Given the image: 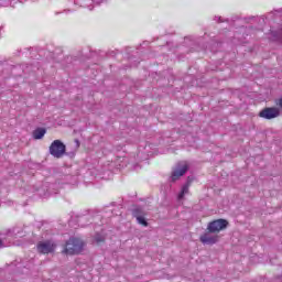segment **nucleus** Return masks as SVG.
Wrapping results in <instances>:
<instances>
[{"mask_svg":"<svg viewBox=\"0 0 282 282\" xmlns=\"http://www.w3.org/2000/svg\"><path fill=\"white\" fill-rule=\"evenodd\" d=\"M272 36V41H274L275 43H282V29L279 31H273L271 33Z\"/></svg>","mask_w":282,"mask_h":282,"instance_id":"nucleus-11","label":"nucleus"},{"mask_svg":"<svg viewBox=\"0 0 282 282\" xmlns=\"http://www.w3.org/2000/svg\"><path fill=\"white\" fill-rule=\"evenodd\" d=\"M191 187V177L187 178L185 185H183L181 193L178 194V199H184V195H188V188Z\"/></svg>","mask_w":282,"mask_h":282,"instance_id":"nucleus-9","label":"nucleus"},{"mask_svg":"<svg viewBox=\"0 0 282 282\" xmlns=\"http://www.w3.org/2000/svg\"><path fill=\"white\" fill-rule=\"evenodd\" d=\"M45 133H47L45 128H37L33 131V138L34 140H43V138H45Z\"/></svg>","mask_w":282,"mask_h":282,"instance_id":"nucleus-8","label":"nucleus"},{"mask_svg":"<svg viewBox=\"0 0 282 282\" xmlns=\"http://www.w3.org/2000/svg\"><path fill=\"white\" fill-rule=\"evenodd\" d=\"M50 153L53 155V158H56L57 160H61L63 155H65L67 151V147L63 141L61 140H54L48 149Z\"/></svg>","mask_w":282,"mask_h":282,"instance_id":"nucleus-2","label":"nucleus"},{"mask_svg":"<svg viewBox=\"0 0 282 282\" xmlns=\"http://www.w3.org/2000/svg\"><path fill=\"white\" fill-rule=\"evenodd\" d=\"M226 228H228V220L221 218L210 221L207 225V230L216 235H218V232H221V230H226Z\"/></svg>","mask_w":282,"mask_h":282,"instance_id":"nucleus-4","label":"nucleus"},{"mask_svg":"<svg viewBox=\"0 0 282 282\" xmlns=\"http://www.w3.org/2000/svg\"><path fill=\"white\" fill-rule=\"evenodd\" d=\"M200 243L207 245V246H215L217 241H219V236L215 235V232H210L207 230V232L203 234L199 237Z\"/></svg>","mask_w":282,"mask_h":282,"instance_id":"nucleus-7","label":"nucleus"},{"mask_svg":"<svg viewBox=\"0 0 282 282\" xmlns=\"http://www.w3.org/2000/svg\"><path fill=\"white\" fill-rule=\"evenodd\" d=\"M75 142L77 143V145L79 147L80 145V142H78V140L76 139Z\"/></svg>","mask_w":282,"mask_h":282,"instance_id":"nucleus-16","label":"nucleus"},{"mask_svg":"<svg viewBox=\"0 0 282 282\" xmlns=\"http://www.w3.org/2000/svg\"><path fill=\"white\" fill-rule=\"evenodd\" d=\"M84 248H85V241H83V239L69 238V240L66 241L63 253L64 254H80V252H83Z\"/></svg>","mask_w":282,"mask_h":282,"instance_id":"nucleus-1","label":"nucleus"},{"mask_svg":"<svg viewBox=\"0 0 282 282\" xmlns=\"http://www.w3.org/2000/svg\"><path fill=\"white\" fill-rule=\"evenodd\" d=\"M276 106L282 109V97L276 100Z\"/></svg>","mask_w":282,"mask_h":282,"instance_id":"nucleus-14","label":"nucleus"},{"mask_svg":"<svg viewBox=\"0 0 282 282\" xmlns=\"http://www.w3.org/2000/svg\"><path fill=\"white\" fill-rule=\"evenodd\" d=\"M137 221L141 226H144V228H147L149 226V223L147 221V218H144V216H141V217L137 218Z\"/></svg>","mask_w":282,"mask_h":282,"instance_id":"nucleus-12","label":"nucleus"},{"mask_svg":"<svg viewBox=\"0 0 282 282\" xmlns=\"http://www.w3.org/2000/svg\"><path fill=\"white\" fill-rule=\"evenodd\" d=\"M260 118L264 120H273V118H279L281 116V110L276 107H267L259 112Z\"/></svg>","mask_w":282,"mask_h":282,"instance_id":"nucleus-5","label":"nucleus"},{"mask_svg":"<svg viewBox=\"0 0 282 282\" xmlns=\"http://www.w3.org/2000/svg\"><path fill=\"white\" fill-rule=\"evenodd\" d=\"M0 248H6V243L0 239Z\"/></svg>","mask_w":282,"mask_h":282,"instance_id":"nucleus-15","label":"nucleus"},{"mask_svg":"<svg viewBox=\"0 0 282 282\" xmlns=\"http://www.w3.org/2000/svg\"><path fill=\"white\" fill-rule=\"evenodd\" d=\"M132 217H135V219L140 217H147V212H144V209L141 207H137L132 210Z\"/></svg>","mask_w":282,"mask_h":282,"instance_id":"nucleus-10","label":"nucleus"},{"mask_svg":"<svg viewBox=\"0 0 282 282\" xmlns=\"http://www.w3.org/2000/svg\"><path fill=\"white\" fill-rule=\"evenodd\" d=\"M56 250V243L52 242V240L40 241L37 243V252L40 254H50Z\"/></svg>","mask_w":282,"mask_h":282,"instance_id":"nucleus-6","label":"nucleus"},{"mask_svg":"<svg viewBox=\"0 0 282 282\" xmlns=\"http://www.w3.org/2000/svg\"><path fill=\"white\" fill-rule=\"evenodd\" d=\"M94 241H96L97 243H104L105 237L102 236V234H96L94 237Z\"/></svg>","mask_w":282,"mask_h":282,"instance_id":"nucleus-13","label":"nucleus"},{"mask_svg":"<svg viewBox=\"0 0 282 282\" xmlns=\"http://www.w3.org/2000/svg\"><path fill=\"white\" fill-rule=\"evenodd\" d=\"M188 163L186 162H180L176 164V166L173 169L171 174V182H177L180 177H184L186 173L188 172Z\"/></svg>","mask_w":282,"mask_h":282,"instance_id":"nucleus-3","label":"nucleus"}]
</instances>
